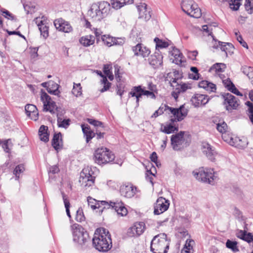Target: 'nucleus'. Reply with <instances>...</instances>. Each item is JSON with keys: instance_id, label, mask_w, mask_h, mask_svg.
Segmentation results:
<instances>
[{"instance_id": "nucleus-46", "label": "nucleus", "mask_w": 253, "mask_h": 253, "mask_svg": "<svg viewBox=\"0 0 253 253\" xmlns=\"http://www.w3.org/2000/svg\"><path fill=\"white\" fill-rule=\"evenodd\" d=\"M62 198H63L64 205H65V207L66 209V211L67 214L68 216L70 218L71 214H70V210H69L70 204L69 201L67 199L66 195L64 193L62 192Z\"/></svg>"}, {"instance_id": "nucleus-12", "label": "nucleus", "mask_w": 253, "mask_h": 253, "mask_svg": "<svg viewBox=\"0 0 253 253\" xmlns=\"http://www.w3.org/2000/svg\"><path fill=\"white\" fill-rule=\"evenodd\" d=\"M165 107L167 108L168 110H169L175 117V118H172L170 120L172 123L182 121L187 115V110L185 109L183 105L181 106L178 108H173L168 106H165Z\"/></svg>"}, {"instance_id": "nucleus-43", "label": "nucleus", "mask_w": 253, "mask_h": 253, "mask_svg": "<svg viewBox=\"0 0 253 253\" xmlns=\"http://www.w3.org/2000/svg\"><path fill=\"white\" fill-rule=\"evenodd\" d=\"M72 93L76 96L78 97L82 94V87L80 84H74L73 88L72 90Z\"/></svg>"}, {"instance_id": "nucleus-44", "label": "nucleus", "mask_w": 253, "mask_h": 253, "mask_svg": "<svg viewBox=\"0 0 253 253\" xmlns=\"http://www.w3.org/2000/svg\"><path fill=\"white\" fill-rule=\"evenodd\" d=\"M101 82L102 84H104V86L100 90V91L101 92H103L108 90L111 86V83L108 82L106 76H104L102 77V79Z\"/></svg>"}, {"instance_id": "nucleus-30", "label": "nucleus", "mask_w": 253, "mask_h": 253, "mask_svg": "<svg viewBox=\"0 0 253 253\" xmlns=\"http://www.w3.org/2000/svg\"><path fill=\"white\" fill-rule=\"evenodd\" d=\"M132 1L133 0H111V4L113 8L118 9L125 4L131 3Z\"/></svg>"}, {"instance_id": "nucleus-19", "label": "nucleus", "mask_w": 253, "mask_h": 253, "mask_svg": "<svg viewBox=\"0 0 253 253\" xmlns=\"http://www.w3.org/2000/svg\"><path fill=\"white\" fill-rule=\"evenodd\" d=\"M132 49L135 55L141 56L143 57L148 56L151 52L149 48L141 43H138L133 46Z\"/></svg>"}, {"instance_id": "nucleus-18", "label": "nucleus", "mask_w": 253, "mask_h": 253, "mask_svg": "<svg viewBox=\"0 0 253 253\" xmlns=\"http://www.w3.org/2000/svg\"><path fill=\"white\" fill-rule=\"evenodd\" d=\"M136 188L131 184L122 185L120 188L121 195L126 198H130L135 194Z\"/></svg>"}, {"instance_id": "nucleus-60", "label": "nucleus", "mask_w": 253, "mask_h": 253, "mask_svg": "<svg viewBox=\"0 0 253 253\" xmlns=\"http://www.w3.org/2000/svg\"><path fill=\"white\" fill-rule=\"evenodd\" d=\"M146 179L148 181H149L152 185H153V177L155 176V174L153 173L151 170H147L146 173Z\"/></svg>"}, {"instance_id": "nucleus-51", "label": "nucleus", "mask_w": 253, "mask_h": 253, "mask_svg": "<svg viewBox=\"0 0 253 253\" xmlns=\"http://www.w3.org/2000/svg\"><path fill=\"white\" fill-rule=\"evenodd\" d=\"M235 35H236L237 41L240 44L244 47L248 48L247 43L243 40L242 36L238 34V32L235 31Z\"/></svg>"}, {"instance_id": "nucleus-39", "label": "nucleus", "mask_w": 253, "mask_h": 253, "mask_svg": "<svg viewBox=\"0 0 253 253\" xmlns=\"http://www.w3.org/2000/svg\"><path fill=\"white\" fill-rule=\"evenodd\" d=\"M101 40L102 42L107 46L110 47L113 45L114 37L109 36L102 35L101 36Z\"/></svg>"}, {"instance_id": "nucleus-50", "label": "nucleus", "mask_w": 253, "mask_h": 253, "mask_svg": "<svg viewBox=\"0 0 253 253\" xmlns=\"http://www.w3.org/2000/svg\"><path fill=\"white\" fill-rule=\"evenodd\" d=\"M25 112L27 115L31 114L34 111L38 110L36 106L33 104H27L25 107Z\"/></svg>"}, {"instance_id": "nucleus-52", "label": "nucleus", "mask_w": 253, "mask_h": 253, "mask_svg": "<svg viewBox=\"0 0 253 253\" xmlns=\"http://www.w3.org/2000/svg\"><path fill=\"white\" fill-rule=\"evenodd\" d=\"M166 81L169 82L170 86L176 82V79L174 78L171 73H169L167 74V77H166Z\"/></svg>"}, {"instance_id": "nucleus-34", "label": "nucleus", "mask_w": 253, "mask_h": 253, "mask_svg": "<svg viewBox=\"0 0 253 253\" xmlns=\"http://www.w3.org/2000/svg\"><path fill=\"white\" fill-rule=\"evenodd\" d=\"M137 86H134L132 88L131 90L129 92V96H131V97H136V106H139V99L141 97V96L143 95V94H142L140 90H139L138 91H136V88Z\"/></svg>"}, {"instance_id": "nucleus-9", "label": "nucleus", "mask_w": 253, "mask_h": 253, "mask_svg": "<svg viewBox=\"0 0 253 253\" xmlns=\"http://www.w3.org/2000/svg\"><path fill=\"white\" fill-rule=\"evenodd\" d=\"M90 168L87 167L82 170L80 173L79 182L83 188L87 189L93 185L95 178Z\"/></svg>"}, {"instance_id": "nucleus-3", "label": "nucleus", "mask_w": 253, "mask_h": 253, "mask_svg": "<svg viewBox=\"0 0 253 253\" xmlns=\"http://www.w3.org/2000/svg\"><path fill=\"white\" fill-rule=\"evenodd\" d=\"M110 4L107 1H103L93 4L88 11L87 15L94 21H100L109 13Z\"/></svg>"}, {"instance_id": "nucleus-56", "label": "nucleus", "mask_w": 253, "mask_h": 253, "mask_svg": "<svg viewBox=\"0 0 253 253\" xmlns=\"http://www.w3.org/2000/svg\"><path fill=\"white\" fill-rule=\"evenodd\" d=\"M2 13L3 14V16L7 18L8 19H10L11 20H15L16 17L12 14H11L9 11L6 9H3L2 11Z\"/></svg>"}, {"instance_id": "nucleus-27", "label": "nucleus", "mask_w": 253, "mask_h": 253, "mask_svg": "<svg viewBox=\"0 0 253 253\" xmlns=\"http://www.w3.org/2000/svg\"><path fill=\"white\" fill-rule=\"evenodd\" d=\"M82 130L84 135L85 137L86 143H88L89 141L95 136V133L92 131L90 127L88 125L83 124L81 126Z\"/></svg>"}, {"instance_id": "nucleus-32", "label": "nucleus", "mask_w": 253, "mask_h": 253, "mask_svg": "<svg viewBox=\"0 0 253 253\" xmlns=\"http://www.w3.org/2000/svg\"><path fill=\"white\" fill-rule=\"evenodd\" d=\"M41 34L42 37L46 39L48 36V27L46 25L43 20H41L38 24Z\"/></svg>"}, {"instance_id": "nucleus-31", "label": "nucleus", "mask_w": 253, "mask_h": 253, "mask_svg": "<svg viewBox=\"0 0 253 253\" xmlns=\"http://www.w3.org/2000/svg\"><path fill=\"white\" fill-rule=\"evenodd\" d=\"M171 54L174 58L173 62L175 64L179 65L182 63L183 55L179 49L174 47L171 51Z\"/></svg>"}, {"instance_id": "nucleus-58", "label": "nucleus", "mask_w": 253, "mask_h": 253, "mask_svg": "<svg viewBox=\"0 0 253 253\" xmlns=\"http://www.w3.org/2000/svg\"><path fill=\"white\" fill-rule=\"evenodd\" d=\"M87 122L95 126H102L103 125L102 122L92 119H87Z\"/></svg>"}, {"instance_id": "nucleus-35", "label": "nucleus", "mask_w": 253, "mask_h": 253, "mask_svg": "<svg viewBox=\"0 0 253 253\" xmlns=\"http://www.w3.org/2000/svg\"><path fill=\"white\" fill-rule=\"evenodd\" d=\"M241 70L242 72L248 77L253 86V68L251 67L245 66L243 67Z\"/></svg>"}, {"instance_id": "nucleus-14", "label": "nucleus", "mask_w": 253, "mask_h": 253, "mask_svg": "<svg viewBox=\"0 0 253 253\" xmlns=\"http://www.w3.org/2000/svg\"><path fill=\"white\" fill-rule=\"evenodd\" d=\"M169 206V201L163 197H159L154 206V213L159 215L166 211Z\"/></svg>"}, {"instance_id": "nucleus-22", "label": "nucleus", "mask_w": 253, "mask_h": 253, "mask_svg": "<svg viewBox=\"0 0 253 253\" xmlns=\"http://www.w3.org/2000/svg\"><path fill=\"white\" fill-rule=\"evenodd\" d=\"M212 47L214 48L220 47L222 51L225 52L226 55H227L228 53L231 54L233 53L234 46L232 43L229 42H224L218 41L217 43H216L215 41Z\"/></svg>"}, {"instance_id": "nucleus-33", "label": "nucleus", "mask_w": 253, "mask_h": 253, "mask_svg": "<svg viewBox=\"0 0 253 253\" xmlns=\"http://www.w3.org/2000/svg\"><path fill=\"white\" fill-rule=\"evenodd\" d=\"M59 85L53 82H49L48 85L47 87V91L48 93L57 95L60 93L58 90Z\"/></svg>"}, {"instance_id": "nucleus-36", "label": "nucleus", "mask_w": 253, "mask_h": 253, "mask_svg": "<svg viewBox=\"0 0 253 253\" xmlns=\"http://www.w3.org/2000/svg\"><path fill=\"white\" fill-rule=\"evenodd\" d=\"M25 170L24 165L20 164L17 166L13 170V174L15 176V180H18L20 178V174Z\"/></svg>"}, {"instance_id": "nucleus-13", "label": "nucleus", "mask_w": 253, "mask_h": 253, "mask_svg": "<svg viewBox=\"0 0 253 253\" xmlns=\"http://www.w3.org/2000/svg\"><path fill=\"white\" fill-rule=\"evenodd\" d=\"M221 95L227 110L236 109L237 108L239 105L237 98L229 93H224Z\"/></svg>"}, {"instance_id": "nucleus-15", "label": "nucleus", "mask_w": 253, "mask_h": 253, "mask_svg": "<svg viewBox=\"0 0 253 253\" xmlns=\"http://www.w3.org/2000/svg\"><path fill=\"white\" fill-rule=\"evenodd\" d=\"M202 150L207 158L211 162H215L218 153L215 148L207 142L202 143Z\"/></svg>"}, {"instance_id": "nucleus-8", "label": "nucleus", "mask_w": 253, "mask_h": 253, "mask_svg": "<svg viewBox=\"0 0 253 253\" xmlns=\"http://www.w3.org/2000/svg\"><path fill=\"white\" fill-rule=\"evenodd\" d=\"M212 169L202 168L198 172L194 174L196 178L199 181L207 183L211 185L214 184V181L217 177Z\"/></svg>"}, {"instance_id": "nucleus-61", "label": "nucleus", "mask_w": 253, "mask_h": 253, "mask_svg": "<svg viewBox=\"0 0 253 253\" xmlns=\"http://www.w3.org/2000/svg\"><path fill=\"white\" fill-rule=\"evenodd\" d=\"M113 45H122L125 43V39L124 38H116L114 37L113 40Z\"/></svg>"}, {"instance_id": "nucleus-25", "label": "nucleus", "mask_w": 253, "mask_h": 253, "mask_svg": "<svg viewBox=\"0 0 253 253\" xmlns=\"http://www.w3.org/2000/svg\"><path fill=\"white\" fill-rule=\"evenodd\" d=\"M191 88V87L189 84L181 82L179 88H177L176 91H173L171 92V96L176 100L180 93L185 92L187 89Z\"/></svg>"}, {"instance_id": "nucleus-5", "label": "nucleus", "mask_w": 253, "mask_h": 253, "mask_svg": "<svg viewBox=\"0 0 253 253\" xmlns=\"http://www.w3.org/2000/svg\"><path fill=\"white\" fill-rule=\"evenodd\" d=\"M74 242L83 246L89 240L88 233L80 225L75 223L71 226Z\"/></svg>"}, {"instance_id": "nucleus-11", "label": "nucleus", "mask_w": 253, "mask_h": 253, "mask_svg": "<svg viewBox=\"0 0 253 253\" xmlns=\"http://www.w3.org/2000/svg\"><path fill=\"white\" fill-rule=\"evenodd\" d=\"M184 132L181 131L175 134L171 135L170 139L171 145L174 150H180L184 147L187 146L186 143H184Z\"/></svg>"}, {"instance_id": "nucleus-16", "label": "nucleus", "mask_w": 253, "mask_h": 253, "mask_svg": "<svg viewBox=\"0 0 253 253\" xmlns=\"http://www.w3.org/2000/svg\"><path fill=\"white\" fill-rule=\"evenodd\" d=\"M163 58L162 55L158 51H156L148 58V62L154 69H158L162 67Z\"/></svg>"}, {"instance_id": "nucleus-53", "label": "nucleus", "mask_w": 253, "mask_h": 253, "mask_svg": "<svg viewBox=\"0 0 253 253\" xmlns=\"http://www.w3.org/2000/svg\"><path fill=\"white\" fill-rule=\"evenodd\" d=\"M166 81L169 82L170 86L176 82V79L174 78L171 73H169L167 74V77H166Z\"/></svg>"}, {"instance_id": "nucleus-26", "label": "nucleus", "mask_w": 253, "mask_h": 253, "mask_svg": "<svg viewBox=\"0 0 253 253\" xmlns=\"http://www.w3.org/2000/svg\"><path fill=\"white\" fill-rule=\"evenodd\" d=\"M145 229V224L143 222L135 223L134 226L130 228L133 236H138L141 235L144 232Z\"/></svg>"}, {"instance_id": "nucleus-59", "label": "nucleus", "mask_w": 253, "mask_h": 253, "mask_svg": "<svg viewBox=\"0 0 253 253\" xmlns=\"http://www.w3.org/2000/svg\"><path fill=\"white\" fill-rule=\"evenodd\" d=\"M194 243V241L192 239H187L186 241L184 249H187L188 250H192L193 247L192 244Z\"/></svg>"}, {"instance_id": "nucleus-41", "label": "nucleus", "mask_w": 253, "mask_h": 253, "mask_svg": "<svg viewBox=\"0 0 253 253\" xmlns=\"http://www.w3.org/2000/svg\"><path fill=\"white\" fill-rule=\"evenodd\" d=\"M69 119H64L57 116V125L59 127L67 128L70 125Z\"/></svg>"}, {"instance_id": "nucleus-48", "label": "nucleus", "mask_w": 253, "mask_h": 253, "mask_svg": "<svg viewBox=\"0 0 253 253\" xmlns=\"http://www.w3.org/2000/svg\"><path fill=\"white\" fill-rule=\"evenodd\" d=\"M85 217L84 214L83 210L81 208H79L76 212V220L78 222H82L84 221Z\"/></svg>"}, {"instance_id": "nucleus-28", "label": "nucleus", "mask_w": 253, "mask_h": 253, "mask_svg": "<svg viewBox=\"0 0 253 253\" xmlns=\"http://www.w3.org/2000/svg\"><path fill=\"white\" fill-rule=\"evenodd\" d=\"M95 40V38L94 36L89 35L82 37L80 39V42L81 44L84 46H89L94 43Z\"/></svg>"}, {"instance_id": "nucleus-21", "label": "nucleus", "mask_w": 253, "mask_h": 253, "mask_svg": "<svg viewBox=\"0 0 253 253\" xmlns=\"http://www.w3.org/2000/svg\"><path fill=\"white\" fill-rule=\"evenodd\" d=\"M209 100L208 95L202 94H196L191 99V101L195 107L206 104Z\"/></svg>"}, {"instance_id": "nucleus-40", "label": "nucleus", "mask_w": 253, "mask_h": 253, "mask_svg": "<svg viewBox=\"0 0 253 253\" xmlns=\"http://www.w3.org/2000/svg\"><path fill=\"white\" fill-rule=\"evenodd\" d=\"M226 247L230 249L233 252H236L239 251L237 247V242L230 240H227L226 243Z\"/></svg>"}, {"instance_id": "nucleus-37", "label": "nucleus", "mask_w": 253, "mask_h": 253, "mask_svg": "<svg viewBox=\"0 0 253 253\" xmlns=\"http://www.w3.org/2000/svg\"><path fill=\"white\" fill-rule=\"evenodd\" d=\"M154 41L156 43V50H157L158 48H166L169 46V43L168 42L163 41L158 38H155L154 40Z\"/></svg>"}, {"instance_id": "nucleus-42", "label": "nucleus", "mask_w": 253, "mask_h": 253, "mask_svg": "<svg viewBox=\"0 0 253 253\" xmlns=\"http://www.w3.org/2000/svg\"><path fill=\"white\" fill-rule=\"evenodd\" d=\"M225 65L223 63H216L214 64L210 69V71H215L216 73L222 72L224 71Z\"/></svg>"}, {"instance_id": "nucleus-24", "label": "nucleus", "mask_w": 253, "mask_h": 253, "mask_svg": "<svg viewBox=\"0 0 253 253\" xmlns=\"http://www.w3.org/2000/svg\"><path fill=\"white\" fill-rule=\"evenodd\" d=\"M61 132L55 133L52 139V146L57 152L63 148V141Z\"/></svg>"}, {"instance_id": "nucleus-17", "label": "nucleus", "mask_w": 253, "mask_h": 253, "mask_svg": "<svg viewBox=\"0 0 253 253\" xmlns=\"http://www.w3.org/2000/svg\"><path fill=\"white\" fill-rule=\"evenodd\" d=\"M54 25L55 28L59 31L64 33H70L73 31V28L70 24L62 18L55 20Z\"/></svg>"}, {"instance_id": "nucleus-62", "label": "nucleus", "mask_w": 253, "mask_h": 253, "mask_svg": "<svg viewBox=\"0 0 253 253\" xmlns=\"http://www.w3.org/2000/svg\"><path fill=\"white\" fill-rule=\"evenodd\" d=\"M115 68V75L116 78V80L118 82H119L121 80L122 76L120 74V69L118 65L114 66Z\"/></svg>"}, {"instance_id": "nucleus-10", "label": "nucleus", "mask_w": 253, "mask_h": 253, "mask_svg": "<svg viewBox=\"0 0 253 253\" xmlns=\"http://www.w3.org/2000/svg\"><path fill=\"white\" fill-rule=\"evenodd\" d=\"M41 99L43 104V110L49 112L51 114H54L57 109L55 102L52 101L51 97L44 91L41 90Z\"/></svg>"}, {"instance_id": "nucleus-7", "label": "nucleus", "mask_w": 253, "mask_h": 253, "mask_svg": "<svg viewBox=\"0 0 253 253\" xmlns=\"http://www.w3.org/2000/svg\"><path fill=\"white\" fill-rule=\"evenodd\" d=\"M181 7L183 11L191 17L198 18L202 15L201 9L193 0H183Z\"/></svg>"}, {"instance_id": "nucleus-4", "label": "nucleus", "mask_w": 253, "mask_h": 253, "mask_svg": "<svg viewBox=\"0 0 253 253\" xmlns=\"http://www.w3.org/2000/svg\"><path fill=\"white\" fill-rule=\"evenodd\" d=\"M151 251L153 253H167L169 245L165 233L155 236L151 241Z\"/></svg>"}, {"instance_id": "nucleus-29", "label": "nucleus", "mask_w": 253, "mask_h": 253, "mask_svg": "<svg viewBox=\"0 0 253 253\" xmlns=\"http://www.w3.org/2000/svg\"><path fill=\"white\" fill-rule=\"evenodd\" d=\"M173 123L171 122L170 123L167 124L165 126L162 125L161 131L166 134H170L175 131H178V128L173 125Z\"/></svg>"}, {"instance_id": "nucleus-47", "label": "nucleus", "mask_w": 253, "mask_h": 253, "mask_svg": "<svg viewBox=\"0 0 253 253\" xmlns=\"http://www.w3.org/2000/svg\"><path fill=\"white\" fill-rule=\"evenodd\" d=\"M245 6L249 14H253V0H246Z\"/></svg>"}, {"instance_id": "nucleus-38", "label": "nucleus", "mask_w": 253, "mask_h": 253, "mask_svg": "<svg viewBox=\"0 0 253 253\" xmlns=\"http://www.w3.org/2000/svg\"><path fill=\"white\" fill-rule=\"evenodd\" d=\"M136 88V91H138L139 90H140L142 94H143V95H146L147 96L149 97L152 99L156 98V96H155L154 92H152L150 90H145L142 88L141 85L137 86V87Z\"/></svg>"}, {"instance_id": "nucleus-23", "label": "nucleus", "mask_w": 253, "mask_h": 253, "mask_svg": "<svg viewBox=\"0 0 253 253\" xmlns=\"http://www.w3.org/2000/svg\"><path fill=\"white\" fill-rule=\"evenodd\" d=\"M216 127L217 130L220 133L222 134L225 133L224 135H222V138L225 141L229 143L231 145L233 146L235 145L233 141V139L232 137H230V140L225 138V133L227 131L228 126L227 124L224 122L217 124Z\"/></svg>"}, {"instance_id": "nucleus-2", "label": "nucleus", "mask_w": 253, "mask_h": 253, "mask_svg": "<svg viewBox=\"0 0 253 253\" xmlns=\"http://www.w3.org/2000/svg\"><path fill=\"white\" fill-rule=\"evenodd\" d=\"M88 204L93 209L101 208V212L105 209L112 208L114 209L119 215L122 216H126L127 214V210L125 207L124 204L122 202L108 203L105 201H97L95 199L88 197L87 198Z\"/></svg>"}, {"instance_id": "nucleus-55", "label": "nucleus", "mask_w": 253, "mask_h": 253, "mask_svg": "<svg viewBox=\"0 0 253 253\" xmlns=\"http://www.w3.org/2000/svg\"><path fill=\"white\" fill-rule=\"evenodd\" d=\"M222 83L224 85V86L229 90L232 87H233V85H235L233 83L231 82L230 79L227 78L225 80H222Z\"/></svg>"}, {"instance_id": "nucleus-57", "label": "nucleus", "mask_w": 253, "mask_h": 253, "mask_svg": "<svg viewBox=\"0 0 253 253\" xmlns=\"http://www.w3.org/2000/svg\"><path fill=\"white\" fill-rule=\"evenodd\" d=\"M10 140V139L4 140L2 143H1V146L4 151L7 153H9L10 152V149L9 148L8 144Z\"/></svg>"}, {"instance_id": "nucleus-6", "label": "nucleus", "mask_w": 253, "mask_h": 253, "mask_svg": "<svg viewBox=\"0 0 253 253\" xmlns=\"http://www.w3.org/2000/svg\"><path fill=\"white\" fill-rule=\"evenodd\" d=\"M95 162L99 165L112 162L115 159L114 154L108 149L101 147L95 150L94 153Z\"/></svg>"}, {"instance_id": "nucleus-45", "label": "nucleus", "mask_w": 253, "mask_h": 253, "mask_svg": "<svg viewBox=\"0 0 253 253\" xmlns=\"http://www.w3.org/2000/svg\"><path fill=\"white\" fill-rule=\"evenodd\" d=\"M241 0H230L229 4L230 8L233 10H237L241 5Z\"/></svg>"}, {"instance_id": "nucleus-64", "label": "nucleus", "mask_w": 253, "mask_h": 253, "mask_svg": "<svg viewBox=\"0 0 253 253\" xmlns=\"http://www.w3.org/2000/svg\"><path fill=\"white\" fill-rule=\"evenodd\" d=\"M243 240L247 241L248 243H251L253 241V235L251 233H247L246 232L245 238Z\"/></svg>"}, {"instance_id": "nucleus-63", "label": "nucleus", "mask_w": 253, "mask_h": 253, "mask_svg": "<svg viewBox=\"0 0 253 253\" xmlns=\"http://www.w3.org/2000/svg\"><path fill=\"white\" fill-rule=\"evenodd\" d=\"M111 68H112V66L110 64L104 65L103 71L106 76L109 74L110 73H112L111 72Z\"/></svg>"}, {"instance_id": "nucleus-1", "label": "nucleus", "mask_w": 253, "mask_h": 253, "mask_svg": "<svg viewBox=\"0 0 253 253\" xmlns=\"http://www.w3.org/2000/svg\"><path fill=\"white\" fill-rule=\"evenodd\" d=\"M92 241L93 246L99 252H106L112 247L111 235L104 228L96 230Z\"/></svg>"}, {"instance_id": "nucleus-49", "label": "nucleus", "mask_w": 253, "mask_h": 253, "mask_svg": "<svg viewBox=\"0 0 253 253\" xmlns=\"http://www.w3.org/2000/svg\"><path fill=\"white\" fill-rule=\"evenodd\" d=\"M246 104L249 107V117L251 122L253 124V103L250 101H247Z\"/></svg>"}, {"instance_id": "nucleus-20", "label": "nucleus", "mask_w": 253, "mask_h": 253, "mask_svg": "<svg viewBox=\"0 0 253 253\" xmlns=\"http://www.w3.org/2000/svg\"><path fill=\"white\" fill-rule=\"evenodd\" d=\"M137 9L139 12V18L142 19L145 21L151 18V11L147 9V4L145 3H140L137 6Z\"/></svg>"}, {"instance_id": "nucleus-54", "label": "nucleus", "mask_w": 253, "mask_h": 253, "mask_svg": "<svg viewBox=\"0 0 253 253\" xmlns=\"http://www.w3.org/2000/svg\"><path fill=\"white\" fill-rule=\"evenodd\" d=\"M166 105H164V107H160L159 108L156 110L153 114L152 115V118H156L159 115L162 114L164 113V111L168 109L167 108H165V106Z\"/></svg>"}]
</instances>
